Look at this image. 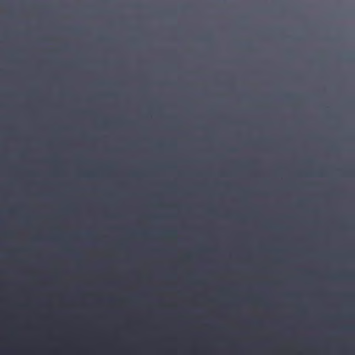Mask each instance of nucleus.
Returning a JSON list of instances; mask_svg holds the SVG:
<instances>
[{
	"label": "nucleus",
	"mask_w": 355,
	"mask_h": 355,
	"mask_svg": "<svg viewBox=\"0 0 355 355\" xmlns=\"http://www.w3.org/2000/svg\"><path fill=\"white\" fill-rule=\"evenodd\" d=\"M83 268H84V266H83V264H81V263H78V264L77 265V269H78V270H82Z\"/></svg>",
	"instance_id": "nucleus-1"
},
{
	"label": "nucleus",
	"mask_w": 355,
	"mask_h": 355,
	"mask_svg": "<svg viewBox=\"0 0 355 355\" xmlns=\"http://www.w3.org/2000/svg\"><path fill=\"white\" fill-rule=\"evenodd\" d=\"M117 288L116 287H112V289H116Z\"/></svg>",
	"instance_id": "nucleus-2"
},
{
	"label": "nucleus",
	"mask_w": 355,
	"mask_h": 355,
	"mask_svg": "<svg viewBox=\"0 0 355 355\" xmlns=\"http://www.w3.org/2000/svg\"><path fill=\"white\" fill-rule=\"evenodd\" d=\"M117 288L116 287H112V289H116Z\"/></svg>",
	"instance_id": "nucleus-3"
},
{
	"label": "nucleus",
	"mask_w": 355,
	"mask_h": 355,
	"mask_svg": "<svg viewBox=\"0 0 355 355\" xmlns=\"http://www.w3.org/2000/svg\"><path fill=\"white\" fill-rule=\"evenodd\" d=\"M128 287H123V289H128Z\"/></svg>",
	"instance_id": "nucleus-4"
},
{
	"label": "nucleus",
	"mask_w": 355,
	"mask_h": 355,
	"mask_svg": "<svg viewBox=\"0 0 355 355\" xmlns=\"http://www.w3.org/2000/svg\"><path fill=\"white\" fill-rule=\"evenodd\" d=\"M128 287H123V289H128Z\"/></svg>",
	"instance_id": "nucleus-5"
},
{
	"label": "nucleus",
	"mask_w": 355,
	"mask_h": 355,
	"mask_svg": "<svg viewBox=\"0 0 355 355\" xmlns=\"http://www.w3.org/2000/svg\"><path fill=\"white\" fill-rule=\"evenodd\" d=\"M75 288H76V289H78V287H76Z\"/></svg>",
	"instance_id": "nucleus-6"
},
{
	"label": "nucleus",
	"mask_w": 355,
	"mask_h": 355,
	"mask_svg": "<svg viewBox=\"0 0 355 355\" xmlns=\"http://www.w3.org/2000/svg\"><path fill=\"white\" fill-rule=\"evenodd\" d=\"M153 288H154V289H156L157 288H156V287H154Z\"/></svg>",
	"instance_id": "nucleus-7"
},
{
	"label": "nucleus",
	"mask_w": 355,
	"mask_h": 355,
	"mask_svg": "<svg viewBox=\"0 0 355 355\" xmlns=\"http://www.w3.org/2000/svg\"><path fill=\"white\" fill-rule=\"evenodd\" d=\"M220 289H223V287H220Z\"/></svg>",
	"instance_id": "nucleus-8"
},
{
	"label": "nucleus",
	"mask_w": 355,
	"mask_h": 355,
	"mask_svg": "<svg viewBox=\"0 0 355 355\" xmlns=\"http://www.w3.org/2000/svg\"><path fill=\"white\" fill-rule=\"evenodd\" d=\"M314 288H315V289H317L318 288H317V287H315Z\"/></svg>",
	"instance_id": "nucleus-9"
},
{
	"label": "nucleus",
	"mask_w": 355,
	"mask_h": 355,
	"mask_svg": "<svg viewBox=\"0 0 355 355\" xmlns=\"http://www.w3.org/2000/svg\"><path fill=\"white\" fill-rule=\"evenodd\" d=\"M76 291H79L80 290H79V289H77Z\"/></svg>",
	"instance_id": "nucleus-10"
},
{
	"label": "nucleus",
	"mask_w": 355,
	"mask_h": 355,
	"mask_svg": "<svg viewBox=\"0 0 355 355\" xmlns=\"http://www.w3.org/2000/svg\"><path fill=\"white\" fill-rule=\"evenodd\" d=\"M159 291H162L163 290H162V289H160Z\"/></svg>",
	"instance_id": "nucleus-11"
},
{
	"label": "nucleus",
	"mask_w": 355,
	"mask_h": 355,
	"mask_svg": "<svg viewBox=\"0 0 355 355\" xmlns=\"http://www.w3.org/2000/svg\"><path fill=\"white\" fill-rule=\"evenodd\" d=\"M225 291H227L228 290H227V289H225Z\"/></svg>",
	"instance_id": "nucleus-12"
}]
</instances>
